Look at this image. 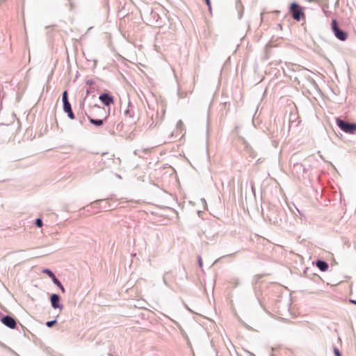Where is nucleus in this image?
Here are the masks:
<instances>
[{"instance_id": "nucleus-1", "label": "nucleus", "mask_w": 356, "mask_h": 356, "mask_svg": "<svg viewBox=\"0 0 356 356\" xmlns=\"http://www.w3.org/2000/svg\"><path fill=\"white\" fill-rule=\"evenodd\" d=\"M144 19L150 26L161 27L163 24L162 18L159 13L153 9L147 10L144 13Z\"/></svg>"}, {"instance_id": "nucleus-2", "label": "nucleus", "mask_w": 356, "mask_h": 356, "mask_svg": "<svg viewBox=\"0 0 356 356\" xmlns=\"http://www.w3.org/2000/svg\"><path fill=\"white\" fill-rule=\"evenodd\" d=\"M336 124L342 131L346 134H355L356 133V122H350L341 118H336Z\"/></svg>"}, {"instance_id": "nucleus-3", "label": "nucleus", "mask_w": 356, "mask_h": 356, "mask_svg": "<svg viewBox=\"0 0 356 356\" xmlns=\"http://www.w3.org/2000/svg\"><path fill=\"white\" fill-rule=\"evenodd\" d=\"M331 29L334 36L340 41H345L348 36L346 31L340 28L339 24L336 19H332L331 22Z\"/></svg>"}, {"instance_id": "nucleus-4", "label": "nucleus", "mask_w": 356, "mask_h": 356, "mask_svg": "<svg viewBox=\"0 0 356 356\" xmlns=\"http://www.w3.org/2000/svg\"><path fill=\"white\" fill-rule=\"evenodd\" d=\"M289 12L291 17L297 22H300L305 16L302 7L296 1H293L290 4Z\"/></svg>"}, {"instance_id": "nucleus-5", "label": "nucleus", "mask_w": 356, "mask_h": 356, "mask_svg": "<svg viewBox=\"0 0 356 356\" xmlns=\"http://www.w3.org/2000/svg\"><path fill=\"white\" fill-rule=\"evenodd\" d=\"M110 110L108 108V111H106L104 106H101L98 104H94L90 106V113L92 117H98L104 118V120H107L110 115Z\"/></svg>"}, {"instance_id": "nucleus-6", "label": "nucleus", "mask_w": 356, "mask_h": 356, "mask_svg": "<svg viewBox=\"0 0 356 356\" xmlns=\"http://www.w3.org/2000/svg\"><path fill=\"white\" fill-rule=\"evenodd\" d=\"M0 321L2 324L10 329L17 327V321L15 318L10 315H4L0 312Z\"/></svg>"}, {"instance_id": "nucleus-7", "label": "nucleus", "mask_w": 356, "mask_h": 356, "mask_svg": "<svg viewBox=\"0 0 356 356\" xmlns=\"http://www.w3.org/2000/svg\"><path fill=\"white\" fill-rule=\"evenodd\" d=\"M99 99L104 106H107L108 108H110V106L115 102L114 97L107 90L99 95Z\"/></svg>"}, {"instance_id": "nucleus-8", "label": "nucleus", "mask_w": 356, "mask_h": 356, "mask_svg": "<svg viewBox=\"0 0 356 356\" xmlns=\"http://www.w3.org/2000/svg\"><path fill=\"white\" fill-rule=\"evenodd\" d=\"M51 305L54 309H59L62 310L63 305L61 303L60 296L58 293H51L49 297Z\"/></svg>"}, {"instance_id": "nucleus-9", "label": "nucleus", "mask_w": 356, "mask_h": 356, "mask_svg": "<svg viewBox=\"0 0 356 356\" xmlns=\"http://www.w3.org/2000/svg\"><path fill=\"white\" fill-rule=\"evenodd\" d=\"M133 108H134L133 104L130 102H129L128 105H127V108L124 111V115L126 117H129L131 119L130 123L136 124L138 120V118H136L135 117V113H134Z\"/></svg>"}, {"instance_id": "nucleus-10", "label": "nucleus", "mask_w": 356, "mask_h": 356, "mask_svg": "<svg viewBox=\"0 0 356 356\" xmlns=\"http://www.w3.org/2000/svg\"><path fill=\"white\" fill-rule=\"evenodd\" d=\"M306 172L307 169L302 163H299L298 162L293 163V166L292 168V172L293 175L298 177H300V176H303Z\"/></svg>"}, {"instance_id": "nucleus-11", "label": "nucleus", "mask_w": 356, "mask_h": 356, "mask_svg": "<svg viewBox=\"0 0 356 356\" xmlns=\"http://www.w3.org/2000/svg\"><path fill=\"white\" fill-rule=\"evenodd\" d=\"M91 207H97V209L99 211L100 209H109L111 205L105 200H97L91 202Z\"/></svg>"}, {"instance_id": "nucleus-12", "label": "nucleus", "mask_w": 356, "mask_h": 356, "mask_svg": "<svg viewBox=\"0 0 356 356\" xmlns=\"http://www.w3.org/2000/svg\"><path fill=\"white\" fill-rule=\"evenodd\" d=\"M84 115L87 116L90 124L97 127L102 126L104 122L107 120H104V118L95 119L91 115H88L86 111L84 112Z\"/></svg>"}, {"instance_id": "nucleus-13", "label": "nucleus", "mask_w": 356, "mask_h": 356, "mask_svg": "<svg viewBox=\"0 0 356 356\" xmlns=\"http://www.w3.org/2000/svg\"><path fill=\"white\" fill-rule=\"evenodd\" d=\"M268 135L270 138H275L278 137V125L275 122H274L273 124H270V127L268 129Z\"/></svg>"}, {"instance_id": "nucleus-14", "label": "nucleus", "mask_w": 356, "mask_h": 356, "mask_svg": "<svg viewBox=\"0 0 356 356\" xmlns=\"http://www.w3.org/2000/svg\"><path fill=\"white\" fill-rule=\"evenodd\" d=\"M313 263L315 264L316 266L321 272H325L329 268L328 263L322 259H318L315 262H313Z\"/></svg>"}, {"instance_id": "nucleus-15", "label": "nucleus", "mask_w": 356, "mask_h": 356, "mask_svg": "<svg viewBox=\"0 0 356 356\" xmlns=\"http://www.w3.org/2000/svg\"><path fill=\"white\" fill-rule=\"evenodd\" d=\"M63 110L65 113H67V117L70 120L75 119V115L72 111L70 102L63 104Z\"/></svg>"}, {"instance_id": "nucleus-16", "label": "nucleus", "mask_w": 356, "mask_h": 356, "mask_svg": "<svg viewBox=\"0 0 356 356\" xmlns=\"http://www.w3.org/2000/svg\"><path fill=\"white\" fill-rule=\"evenodd\" d=\"M235 6H236V9L238 11V18L239 19H241L243 17V10H244V8H243V6L241 3V0H236L235 1Z\"/></svg>"}, {"instance_id": "nucleus-17", "label": "nucleus", "mask_w": 356, "mask_h": 356, "mask_svg": "<svg viewBox=\"0 0 356 356\" xmlns=\"http://www.w3.org/2000/svg\"><path fill=\"white\" fill-rule=\"evenodd\" d=\"M52 282L53 283L57 286L59 288V289L61 291V292L63 293H65V287L63 286V285L62 284V283L60 282V281L56 277H54L52 280Z\"/></svg>"}, {"instance_id": "nucleus-18", "label": "nucleus", "mask_w": 356, "mask_h": 356, "mask_svg": "<svg viewBox=\"0 0 356 356\" xmlns=\"http://www.w3.org/2000/svg\"><path fill=\"white\" fill-rule=\"evenodd\" d=\"M81 210H86L87 212L92 213L98 212L97 207H91V203L89 205L81 208Z\"/></svg>"}, {"instance_id": "nucleus-19", "label": "nucleus", "mask_w": 356, "mask_h": 356, "mask_svg": "<svg viewBox=\"0 0 356 356\" xmlns=\"http://www.w3.org/2000/svg\"><path fill=\"white\" fill-rule=\"evenodd\" d=\"M229 283L234 287H237L240 284V280L238 277H233L230 278Z\"/></svg>"}, {"instance_id": "nucleus-20", "label": "nucleus", "mask_w": 356, "mask_h": 356, "mask_svg": "<svg viewBox=\"0 0 356 356\" xmlns=\"http://www.w3.org/2000/svg\"><path fill=\"white\" fill-rule=\"evenodd\" d=\"M42 273L47 275L51 280L56 277L55 274L54 273V272L49 269V268H43L42 270Z\"/></svg>"}, {"instance_id": "nucleus-21", "label": "nucleus", "mask_w": 356, "mask_h": 356, "mask_svg": "<svg viewBox=\"0 0 356 356\" xmlns=\"http://www.w3.org/2000/svg\"><path fill=\"white\" fill-rule=\"evenodd\" d=\"M62 102L63 104L70 103L69 99H68V93L67 90H64L62 93Z\"/></svg>"}, {"instance_id": "nucleus-22", "label": "nucleus", "mask_w": 356, "mask_h": 356, "mask_svg": "<svg viewBox=\"0 0 356 356\" xmlns=\"http://www.w3.org/2000/svg\"><path fill=\"white\" fill-rule=\"evenodd\" d=\"M56 323H57V319L56 318L51 321H47L45 323V325L47 327H52Z\"/></svg>"}, {"instance_id": "nucleus-23", "label": "nucleus", "mask_w": 356, "mask_h": 356, "mask_svg": "<svg viewBox=\"0 0 356 356\" xmlns=\"http://www.w3.org/2000/svg\"><path fill=\"white\" fill-rule=\"evenodd\" d=\"M34 225L37 227H42V225H43V222H42V218H38L35 220V222H34Z\"/></svg>"}, {"instance_id": "nucleus-24", "label": "nucleus", "mask_w": 356, "mask_h": 356, "mask_svg": "<svg viewBox=\"0 0 356 356\" xmlns=\"http://www.w3.org/2000/svg\"><path fill=\"white\" fill-rule=\"evenodd\" d=\"M333 353H334L335 356H342L341 352L336 346H333Z\"/></svg>"}, {"instance_id": "nucleus-25", "label": "nucleus", "mask_w": 356, "mask_h": 356, "mask_svg": "<svg viewBox=\"0 0 356 356\" xmlns=\"http://www.w3.org/2000/svg\"><path fill=\"white\" fill-rule=\"evenodd\" d=\"M95 91V88L94 87L90 86L86 90V96L89 95L91 93H93Z\"/></svg>"}, {"instance_id": "nucleus-26", "label": "nucleus", "mask_w": 356, "mask_h": 356, "mask_svg": "<svg viewBox=\"0 0 356 356\" xmlns=\"http://www.w3.org/2000/svg\"><path fill=\"white\" fill-rule=\"evenodd\" d=\"M254 293H255V296H256V298H257V301H258V302H259V305H260L261 307H264L263 304H262V302H261V300H260L259 293H258L256 290H255V292H254Z\"/></svg>"}, {"instance_id": "nucleus-27", "label": "nucleus", "mask_w": 356, "mask_h": 356, "mask_svg": "<svg viewBox=\"0 0 356 356\" xmlns=\"http://www.w3.org/2000/svg\"><path fill=\"white\" fill-rule=\"evenodd\" d=\"M177 95H178L179 98H184L186 96V92H180L179 90H178Z\"/></svg>"}, {"instance_id": "nucleus-28", "label": "nucleus", "mask_w": 356, "mask_h": 356, "mask_svg": "<svg viewBox=\"0 0 356 356\" xmlns=\"http://www.w3.org/2000/svg\"><path fill=\"white\" fill-rule=\"evenodd\" d=\"M279 218L277 217H275L273 219L271 218H269V220L273 222V224H277L279 222Z\"/></svg>"}, {"instance_id": "nucleus-29", "label": "nucleus", "mask_w": 356, "mask_h": 356, "mask_svg": "<svg viewBox=\"0 0 356 356\" xmlns=\"http://www.w3.org/2000/svg\"><path fill=\"white\" fill-rule=\"evenodd\" d=\"M198 266L202 268L203 266V262L201 256L197 257Z\"/></svg>"}, {"instance_id": "nucleus-30", "label": "nucleus", "mask_w": 356, "mask_h": 356, "mask_svg": "<svg viewBox=\"0 0 356 356\" xmlns=\"http://www.w3.org/2000/svg\"><path fill=\"white\" fill-rule=\"evenodd\" d=\"M204 2L207 4V6H208L209 10L211 11V0H204Z\"/></svg>"}, {"instance_id": "nucleus-31", "label": "nucleus", "mask_w": 356, "mask_h": 356, "mask_svg": "<svg viewBox=\"0 0 356 356\" xmlns=\"http://www.w3.org/2000/svg\"><path fill=\"white\" fill-rule=\"evenodd\" d=\"M10 353H11L15 356H20L19 354H17L15 350H13L11 348L8 347V348L6 349Z\"/></svg>"}, {"instance_id": "nucleus-32", "label": "nucleus", "mask_w": 356, "mask_h": 356, "mask_svg": "<svg viewBox=\"0 0 356 356\" xmlns=\"http://www.w3.org/2000/svg\"><path fill=\"white\" fill-rule=\"evenodd\" d=\"M95 83V81L92 79H88L86 81V84L91 86Z\"/></svg>"}, {"instance_id": "nucleus-33", "label": "nucleus", "mask_w": 356, "mask_h": 356, "mask_svg": "<svg viewBox=\"0 0 356 356\" xmlns=\"http://www.w3.org/2000/svg\"><path fill=\"white\" fill-rule=\"evenodd\" d=\"M0 346L4 349L8 348V346L0 341Z\"/></svg>"}, {"instance_id": "nucleus-34", "label": "nucleus", "mask_w": 356, "mask_h": 356, "mask_svg": "<svg viewBox=\"0 0 356 356\" xmlns=\"http://www.w3.org/2000/svg\"><path fill=\"white\" fill-rule=\"evenodd\" d=\"M181 126H183V122L181 120H179L177 122V127H181Z\"/></svg>"}, {"instance_id": "nucleus-35", "label": "nucleus", "mask_w": 356, "mask_h": 356, "mask_svg": "<svg viewBox=\"0 0 356 356\" xmlns=\"http://www.w3.org/2000/svg\"><path fill=\"white\" fill-rule=\"evenodd\" d=\"M122 127V122L118 123V124L116 125V129H121Z\"/></svg>"}, {"instance_id": "nucleus-36", "label": "nucleus", "mask_w": 356, "mask_h": 356, "mask_svg": "<svg viewBox=\"0 0 356 356\" xmlns=\"http://www.w3.org/2000/svg\"><path fill=\"white\" fill-rule=\"evenodd\" d=\"M349 302L356 305V300L350 299Z\"/></svg>"}, {"instance_id": "nucleus-37", "label": "nucleus", "mask_w": 356, "mask_h": 356, "mask_svg": "<svg viewBox=\"0 0 356 356\" xmlns=\"http://www.w3.org/2000/svg\"><path fill=\"white\" fill-rule=\"evenodd\" d=\"M277 144H278V142L276 140H273V145L275 147H277Z\"/></svg>"}, {"instance_id": "nucleus-38", "label": "nucleus", "mask_w": 356, "mask_h": 356, "mask_svg": "<svg viewBox=\"0 0 356 356\" xmlns=\"http://www.w3.org/2000/svg\"><path fill=\"white\" fill-rule=\"evenodd\" d=\"M85 118H80L79 119V123L81 124H83V121H84Z\"/></svg>"}, {"instance_id": "nucleus-39", "label": "nucleus", "mask_w": 356, "mask_h": 356, "mask_svg": "<svg viewBox=\"0 0 356 356\" xmlns=\"http://www.w3.org/2000/svg\"><path fill=\"white\" fill-rule=\"evenodd\" d=\"M163 283H164L165 285L168 286V282H167L166 279H165V277H163Z\"/></svg>"}, {"instance_id": "nucleus-40", "label": "nucleus", "mask_w": 356, "mask_h": 356, "mask_svg": "<svg viewBox=\"0 0 356 356\" xmlns=\"http://www.w3.org/2000/svg\"><path fill=\"white\" fill-rule=\"evenodd\" d=\"M244 324V326L245 327H247L248 330H252V327L250 326H249L248 325H247L246 323H243Z\"/></svg>"}, {"instance_id": "nucleus-41", "label": "nucleus", "mask_w": 356, "mask_h": 356, "mask_svg": "<svg viewBox=\"0 0 356 356\" xmlns=\"http://www.w3.org/2000/svg\"><path fill=\"white\" fill-rule=\"evenodd\" d=\"M86 98V97L84 98V99L83 100V102L81 103V104H80V106H81V107H83V106H84V102H85Z\"/></svg>"}, {"instance_id": "nucleus-42", "label": "nucleus", "mask_w": 356, "mask_h": 356, "mask_svg": "<svg viewBox=\"0 0 356 356\" xmlns=\"http://www.w3.org/2000/svg\"><path fill=\"white\" fill-rule=\"evenodd\" d=\"M94 63H95V66H96V65H97V60H94Z\"/></svg>"}, {"instance_id": "nucleus-43", "label": "nucleus", "mask_w": 356, "mask_h": 356, "mask_svg": "<svg viewBox=\"0 0 356 356\" xmlns=\"http://www.w3.org/2000/svg\"><path fill=\"white\" fill-rule=\"evenodd\" d=\"M234 254H235V253H234V254H227V256H232V255H234Z\"/></svg>"}, {"instance_id": "nucleus-44", "label": "nucleus", "mask_w": 356, "mask_h": 356, "mask_svg": "<svg viewBox=\"0 0 356 356\" xmlns=\"http://www.w3.org/2000/svg\"><path fill=\"white\" fill-rule=\"evenodd\" d=\"M272 352L275 351V348H272Z\"/></svg>"}, {"instance_id": "nucleus-45", "label": "nucleus", "mask_w": 356, "mask_h": 356, "mask_svg": "<svg viewBox=\"0 0 356 356\" xmlns=\"http://www.w3.org/2000/svg\"><path fill=\"white\" fill-rule=\"evenodd\" d=\"M270 356H275V355L273 353H271Z\"/></svg>"}, {"instance_id": "nucleus-46", "label": "nucleus", "mask_w": 356, "mask_h": 356, "mask_svg": "<svg viewBox=\"0 0 356 356\" xmlns=\"http://www.w3.org/2000/svg\"><path fill=\"white\" fill-rule=\"evenodd\" d=\"M309 1H316V0H309Z\"/></svg>"}, {"instance_id": "nucleus-47", "label": "nucleus", "mask_w": 356, "mask_h": 356, "mask_svg": "<svg viewBox=\"0 0 356 356\" xmlns=\"http://www.w3.org/2000/svg\"><path fill=\"white\" fill-rule=\"evenodd\" d=\"M252 356H255V355L252 354V353H250Z\"/></svg>"}, {"instance_id": "nucleus-48", "label": "nucleus", "mask_w": 356, "mask_h": 356, "mask_svg": "<svg viewBox=\"0 0 356 356\" xmlns=\"http://www.w3.org/2000/svg\"><path fill=\"white\" fill-rule=\"evenodd\" d=\"M55 1H56L57 0H54Z\"/></svg>"}]
</instances>
